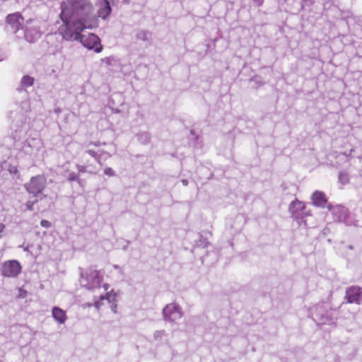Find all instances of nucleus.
Listing matches in <instances>:
<instances>
[{
  "mask_svg": "<svg viewBox=\"0 0 362 362\" xmlns=\"http://www.w3.org/2000/svg\"><path fill=\"white\" fill-rule=\"evenodd\" d=\"M61 9L60 18L63 22L62 25L72 27L88 20L98 19L93 13L90 0H65L61 4Z\"/></svg>",
  "mask_w": 362,
  "mask_h": 362,
  "instance_id": "nucleus-1",
  "label": "nucleus"
},
{
  "mask_svg": "<svg viewBox=\"0 0 362 362\" xmlns=\"http://www.w3.org/2000/svg\"><path fill=\"white\" fill-rule=\"evenodd\" d=\"M98 26V19L88 20L77 25H60L58 32L63 39L68 41H78L88 49H93L95 52L102 50L99 37L93 33L82 35L81 33L86 29H93Z\"/></svg>",
  "mask_w": 362,
  "mask_h": 362,
  "instance_id": "nucleus-2",
  "label": "nucleus"
},
{
  "mask_svg": "<svg viewBox=\"0 0 362 362\" xmlns=\"http://www.w3.org/2000/svg\"><path fill=\"white\" fill-rule=\"evenodd\" d=\"M80 284L90 291H95L100 288L103 279V273L93 268H88L81 271Z\"/></svg>",
  "mask_w": 362,
  "mask_h": 362,
  "instance_id": "nucleus-3",
  "label": "nucleus"
},
{
  "mask_svg": "<svg viewBox=\"0 0 362 362\" xmlns=\"http://www.w3.org/2000/svg\"><path fill=\"white\" fill-rule=\"evenodd\" d=\"M328 307L329 305L325 303L317 304L313 307L310 310V315L313 320L318 324H333L334 321L331 318L333 311L325 312Z\"/></svg>",
  "mask_w": 362,
  "mask_h": 362,
  "instance_id": "nucleus-4",
  "label": "nucleus"
},
{
  "mask_svg": "<svg viewBox=\"0 0 362 362\" xmlns=\"http://www.w3.org/2000/svg\"><path fill=\"white\" fill-rule=\"evenodd\" d=\"M0 272L5 278L16 279L21 273L22 266L18 260H6L1 263Z\"/></svg>",
  "mask_w": 362,
  "mask_h": 362,
  "instance_id": "nucleus-5",
  "label": "nucleus"
},
{
  "mask_svg": "<svg viewBox=\"0 0 362 362\" xmlns=\"http://www.w3.org/2000/svg\"><path fill=\"white\" fill-rule=\"evenodd\" d=\"M43 149V143L40 138H28L23 144L21 150L33 158L37 157Z\"/></svg>",
  "mask_w": 362,
  "mask_h": 362,
  "instance_id": "nucleus-6",
  "label": "nucleus"
},
{
  "mask_svg": "<svg viewBox=\"0 0 362 362\" xmlns=\"http://www.w3.org/2000/svg\"><path fill=\"white\" fill-rule=\"evenodd\" d=\"M47 185V180L43 175L33 177L30 181L25 184V188L29 194L37 197L41 194Z\"/></svg>",
  "mask_w": 362,
  "mask_h": 362,
  "instance_id": "nucleus-7",
  "label": "nucleus"
},
{
  "mask_svg": "<svg viewBox=\"0 0 362 362\" xmlns=\"http://www.w3.org/2000/svg\"><path fill=\"white\" fill-rule=\"evenodd\" d=\"M305 204L300 201L295 200L292 202L289 205V212L291 214L292 217L301 225L303 224L305 226H307L306 220L303 219L305 215H310L308 211H305Z\"/></svg>",
  "mask_w": 362,
  "mask_h": 362,
  "instance_id": "nucleus-8",
  "label": "nucleus"
},
{
  "mask_svg": "<svg viewBox=\"0 0 362 362\" xmlns=\"http://www.w3.org/2000/svg\"><path fill=\"white\" fill-rule=\"evenodd\" d=\"M95 163L93 159L90 160L87 157L86 158V155H81L78 163L76 164L78 174H96L100 167H98Z\"/></svg>",
  "mask_w": 362,
  "mask_h": 362,
  "instance_id": "nucleus-9",
  "label": "nucleus"
},
{
  "mask_svg": "<svg viewBox=\"0 0 362 362\" xmlns=\"http://www.w3.org/2000/svg\"><path fill=\"white\" fill-rule=\"evenodd\" d=\"M183 315L181 308L176 303L166 305L163 309V316L165 321L174 322Z\"/></svg>",
  "mask_w": 362,
  "mask_h": 362,
  "instance_id": "nucleus-10",
  "label": "nucleus"
},
{
  "mask_svg": "<svg viewBox=\"0 0 362 362\" xmlns=\"http://www.w3.org/2000/svg\"><path fill=\"white\" fill-rule=\"evenodd\" d=\"M327 208L332 216L334 221L342 222L345 221L348 215V210L344 206L329 204Z\"/></svg>",
  "mask_w": 362,
  "mask_h": 362,
  "instance_id": "nucleus-11",
  "label": "nucleus"
},
{
  "mask_svg": "<svg viewBox=\"0 0 362 362\" xmlns=\"http://www.w3.org/2000/svg\"><path fill=\"white\" fill-rule=\"evenodd\" d=\"M346 298L349 303H362V289L357 286L348 288L346 292Z\"/></svg>",
  "mask_w": 362,
  "mask_h": 362,
  "instance_id": "nucleus-12",
  "label": "nucleus"
},
{
  "mask_svg": "<svg viewBox=\"0 0 362 362\" xmlns=\"http://www.w3.org/2000/svg\"><path fill=\"white\" fill-rule=\"evenodd\" d=\"M98 16L105 20L110 14L112 8L108 0H98Z\"/></svg>",
  "mask_w": 362,
  "mask_h": 362,
  "instance_id": "nucleus-13",
  "label": "nucleus"
},
{
  "mask_svg": "<svg viewBox=\"0 0 362 362\" xmlns=\"http://www.w3.org/2000/svg\"><path fill=\"white\" fill-rule=\"evenodd\" d=\"M6 22L11 26L12 30L16 32L21 28L23 18L19 13H15L8 15Z\"/></svg>",
  "mask_w": 362,
  "mask_h": 362,
  "instance_id": "nucleus-14",
  "label": "nucleus"
},
{
  "mask_svg": "<svg viewBox=\"0 0 362 362\" xmlns=\"http://www.w3.org/2000/svg\"><path fill=\"white\" fill-rule=\"evenodd\" d=\"M41 36V33L37 25L26 27L25 30V38L29 42L37 40Z\"/></svg>",
  "mask_w": 362,
  "mask_h": 362,
  "instance_id": "nucleus-15",
  "label": "nucleus"
},
{
  "mask_svg": "<svg viewBox=\"0 0 362 362\" xmlns=\"http://www.w3.org/2000/svg\"><path fill=\"white\" fill-rule=\"evenodd\" d=\"M311 199L314 206L322 208L325 206L327 201L325 193L317 190L313 193Z\"/></svg>",
  "mask_w": 362,
  "mask_h": 362,
  "instance_id": "nucleus-16",
  "label": "nucleus"
},
{
  "mask_svg": "<svg viewBox=\"0 0 362 362\" xmlns=\"http://www.w3.org/2000/svg\"><path fill=\"white\" fill-rule=\"evenodd\" d=\"M52 315L54 320L60 325L64 324L67 319L66 312L59 307L52 308Z\"/></svg>",
  "mask_w": 362,
  "mask_h": 362,
  "instance_id": "nucleus-17",
  "label": "nucleus"
},
{
  "mask_svg": "<svg viewBox=\"0 0 362 362\" xmlns=\"http://www.w3.org/2000/svg\"><path fill=\"white\" fill-rule=\"evenodd\" d=\"M81 155H86V158H88V156H91L92 159H93L100 165V167L102 166L103 164L101 163V159L103 155V151H95L93 150L88 149L83 152Z\"/></svg>",
  "mask_w": 362,
  "mask_h": 362,
  "instance_id": "nucleus-18",
  "label": "nucleus"
},
{
  "mask_svg": "<svg viewBox=\"0 0 362 362\" xmlns=\"http://www.w3.org/2000/svg\"><path fill=\"white\" fill-rule=\"evenodd\" d=\"M21 83L22 88L19 89V92L27 97L28 93L23 88L32 86L34 83V78L30 76H24L21 79Z\"/></svg>",
  "mask_w": 362,
  "mask_h": 362,
  "instance_id": "nucleus-19",
  "label": "nucleus"
},
{
  "mask_svg": "<svg viewBox=\"0 0 362 362\" xmlns=\"http://www.w3.org/2000/svg\"><path fill=\"white\" fill-rule=\"evenodd\" d=\"M28 130V125L24 124L21 129H16L14 134H13V139L16 141H19L23 135H25L27 133V131Z\"/></svg>",
  "mask_w": 362,
  "mask_h": 362,
  "instance_id": "nucleus-20",
  "label": "nucleus"
},
{
  "mask_svg": "<svg viewBox=\"0 0 362 362\" xmlns=\"http://www.w3.org/2000/svg\"><path fill=\"white\" fill-rule=\"evenodd\" d=\"M167 337V334L165 330H156L153 333V340L156 342H161Z\"/></svg>",
  "mask_w": 362,
  "mask_h": 362,
  "instance_id": "nucleus-21",
  "label": "nucleus"
},
{
  "mask_svg": "<svg viewBox=\"0 0 362 362\" xmlns=\"http://www.w3.org/2000/svg\"><path fill=\"white\" fill-rule=\"evenodd\" d=\"M112 298V296L110 293H107L105 296H103V295H101L100 297V300H97L94 303V305L97 309H99L101 306V300H103L106 299L108 303H110L111 302V298Z\"/></svg>",
  "mask_w": 362,
  "mask_h": 362,
  "instance_id": "nucleus-22",
  "label": "nucleus"
},
{
  "mask_svg": "<svg viewBox=\"0 0 362 362\" xmlns=\"http://www.w3.org/2000/svg\"><path fill=\"white\" fill-rule=\"evenodd\" d=\"M150 37V33L145 30H139L136 33V38L142 41H148Z\"/></svg>",
  "mask_w": 362,
  "mask_h": 362,
  "instance_id": "nucleus-23",
  "label": "nucleus"
},
{
  "mask_svg": "<svg viewBox=\"0 0 362 362\" xmlns=\"http://www.w3.org/2000/svg\"><path fill=\"white\" fill-rule=\"evenodd\" d=\"M339 181L342 185H346L349 182V174L346 172L342 171L339 174Z\"/></svg>",
  "mask_w": 362,
  "mask_h": 362,
  "instance_id": "nucleus-24",
  "label": "nucleus"
},
{
  "mask_svg": "<svg viewBox=\"0 0 362 362\" xmlns=\"http://www.w3.org/2000/svg\"><path fill=\"white\" fill-rule=\"evenodd\" d=\"M138 140L143 144H147L150 141V135L147 132H143L137 135Z\"/></svg>",
  "mask_w": 362,
  "mask_h": 362,
  "instance_id": "nucleus-25",
  "label": "nucleus"
},
{
  "mask_svg": "<svg viewBox=\"0 0 362 362\" xmlns=\"http://www.w3.org/2000/svg\"><path fill=\"white\" fill-rule=\"evenodd\" d=\"M67 179L69 181L79 182V175H78V174H77L74 172H71L67 175Z\"/></svg>",
  "mask_w": 362,
  "mask_h": 362,
  "instance_id": "nucleus-26",
  "label": "nucleus"
},
{
  "mask_svg": "<svg viewBox=\"0 0 362 362\" xmlns=\"http://www.w3.org/2000/svg\"><path fill=\"white\" fill-rule=\"evenodd\" d=\"M104 173L105 175L109 177H113L115 175V172L110 167H107L104 170Z\"/></svg>",
  "mask_w": 362,
  "mask_h": 362,
  "instance_id": "nucleus-27",
  "label": "nucleus"
},
{
  "mask_svg": "<svg viewBox=\"0 0 362 362\" xmlns=\"http://www.w3.org/2000/svg\"><path fill=\"white\" fill-rule=\"evenodd\" d=\"M6 235V225L0 223V239Z\"/></svg>",
  "mask_w": 362,
  "mask_h": 362,
  "instance_id": "nucleus-28",
  "label": "nucleus"
},
{
  "mask_svg": "<svg viewBox=\"0 0 362 362\" xmlns=\"http://www.w3.org/2000/svg\"><path fill=\"white\" fill-rule=\"evenodd\" d=\"M21 107L25 111H28L30 110V103L28 100H24L21 104Z\"/></svg>",
  "mask_w": 362,
  "mask_h": 362,
  "instance_id": "nucleus-29",
  "label": "nucleus"
},
{
  "mask_svg": "<svg viewBox=\"0 0 362 362\" xmlns=\"http://www.w3.org/2000/svg\"><path fill=\"white\" fill-rule=\"evenodd\" d=\"M8 170L11 175H16L18 173V168L15 165H9Z\"/></svg>",
  "mask_w": 362,
  "mask_h": 362,
  "instance_id": "nucleus-30",
  "label": "nucleus"
},
{
  "mask_svg": "<svg viewBox=\"0 0 362 362\" xmlns=\"http://www.w3.org/2000/svg\"><path fill=\"white\" fill-rule=\"evenodd\" d=\"M40 225L42 227L45 228H49L51 227V223L47 220H42L40 222Z\"/></svg>",
  "mask_w": 362,
  "mask_h": 362,
  "instance_id": "nucleus-31",
  "label": "nucleus"
},
{
  "mask_svg": "<svg viewBox=\"0 0 362 362\" xmlns=\"http://www.w3.org/2000/svg\"><path fill=\"white\" fill-rule=\"evenodd\" d=\"M35 204V202L28 201L26 203V206L28 210H33V205Z\"/></svg>",
  "mask_w": 362,
  "mask_h": 362,
  "instance_id": "nucleus-32",
  "label": "nucleus"
},
{
  "mask_svg": "<svg viewBox=\"0 0 362 362\" xmlns=\"http://www.w3.org/2000/svg\"><path fill=\"white\" fill-rule=\"evenodd\" d=\"M99 151H103V155L102 158L107 159V158H110V157H111V156H112L110 153L106 152V151H104V150H100V149Z\"/></svg>",
  "mask_w": 362,
  "mask_h": 362,
  "instance_id": "nucleus-33",
  "label": "nucleus"
},
{
  "mask_svg": "<svg viewBox=\"0 0 362 362\" xmlns=\"http://www.w3.org/2000/svg\"><path fill=\"white\" fill-rule=\"evenodd\" d=\"M100 144H101V143L99 142V141H97V142L90 141V142L88 143L87 146L88 147H89L90 146H100Z\"/></svg>",
  "mask_w": 362,
  "mask_h": 362,
  "instance_id": "nucleus-34",
  "label": "nucleus"
},
{
  "mask_svg": "<svg viewBox=\"0 0 362 362\" xmlns=\"http://www.w3.org/2000/svg\"><path fill=\"white\" fill-rule=\"evenodd\" d=\"M257 6H260L263 4V0H254Z\"/></svg>",
  "mask_w": 362,
  "mask_h": 362,
  "instance_id": "nucleus-35",
  "label": "nucleus"
},
{
  "mask_svg": "<svg viewBox=\"0 0 362 362\" xmlns=\"http://www.w3.org/2000/svg\"><path fill=\"white\" fill-rule=\"evenodd\" d=\"M110 308H111V310H112V312H114V313H116V312H117V310H116V309H117V305H116L115 304H112V305H110Z\"/></svg>",
  "mask_w": 362,
  "mask_h": 362,
  "instance_id": "nucleus-36",
  "label": "nucleus"
},
{
  "mask_svg": "<svg viewBox=\"0 0 362 362\" xmlns=\"http://www.w3.org/2000/svg\"><path fill=\"white\" fill-rule=\"evenodd\" d=\"M181 182H182V185H183L184 186H187V184H188V181H187V180H185V179L182 180V181H181Z\"/></svg>",
  "mask_w": 362,
  "mask_h": 362,
  "instance_id": "nucleus-37",
  "label": "nucleus"
},
{
  "mask_svg": "<svg viewBox=\"0 0 362 362\" xmlns=\"http://www.w3.org/2000/svg\"><path fill=\"white\" fill-rule=\"evenodd\" d=\"M103 288H104V291H107V289L109 288V286H108V284H103Z\"/></svg>",
  "mask_w": 362,
  "mask_h": 362,
  "instance_id": "nucleus-38",
  "label": "nucleus"
},
{
  "mask_svg": "<svg viewBox=\"0 0 362 362\" xmlns=\"http://www.w3.org/2000/svg\"><path fill=\"white\" fill-rule=\"evenodd\" d=\"M113 267L115 269H118L119 272H121V268L118 265H114Z\"/></svg>",
  "mask_w": 362,
  "mask_h": 362,
  "instance_id": "nucleus-39",
  "label": "nucleus"
},
{
  "mask_svg": "<svg viewBox=\"0 0 362 362\" xmlns=\"http://www.w3.org/2000/svg\"><path fill=\"white\" fill-rule=\"evenodd\" d=\"M1 4H3L4 2L6 1L7 0H1Z\"/></svg>",
  "mask_w": 362,
  "mask_h": 362,
  "instance_id": "nucleus-40",
  "label": "nucleus"
},
{
  "mask_svg": "<svg viewBox=\"0 0 362 362\" xmlns=\"http://www.w3.org/2000/svg\"><path fill=\"white\" fill-rule=\"evenodd\" d=\"M24 250H25V251H28V247H25V248H24Z\"/></svg>",
  "mask_w": 362,
  "mask_h": 362,
  "instance_id": "nucleus-41",
  "label": "nucleus"
}]
</instances>
